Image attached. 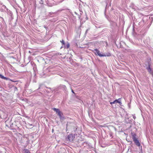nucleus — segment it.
Returning a JSON list of instances; mask_svg holds the SVG:
<instances>
[{
    "mask_svg": "<svg viewBox=\"0 0 153 153\" xmlns=\"http://www.w3.org/2000/svg\"><path fill=\"white\" fill-rule=\"evenodd\" d=\"M2 6L3 7V8H4L6 9V10H7V8H6V7L4 5H3Z\"/></svg>",
    "mask_w": 153,
    "mask_h": 153,
    "instance_id": "4468645a",
    "label": "nucleus"
},
{
    "mask_svg": "<svg viewBox=\"0 0 153 153\" xmlns=\"http://www.w3.org/2000/svg\"><path fill=\"white\" fill-rule=\"evenodd\" d=\"M0 78H1L2 79H5L6 80H7L8 79V78L4 76L1 74H0Z\"/></svg>",
    "mask_w": 153,
    "mask_h": 153,
    "instance_id": "0eeeda50",
    "label": "nucleus"
},
{
    "mask_svg": "<svg viewBox=\"0 0 153 153\" xmlns=\"http://www.w3.org/2000/svg\"><path fill=\"white\" fill-rule=\"evenodd\" d=\"M71 91H72V92L73 93H74V91L73 90H72Z\"/></svg>",
    "mask_w": 153,
    "mask_h": 153,
    "instance_id": "2eb2a0df",
    "label": "nucleus"
},
{
    "mask_svg": "<svg viewBox=\"0 0 153 153\" xmlns=\"http://www.w3.org/2000/svg\"><path fill=\"white\" fill-rule=\"evenodd\" d=\"M94 51L96 55H97L100 57H102L105 56V55H104L103 54H101L100 53V51L97 49H95L94 50Z\"/></svg>",
    "mask_w": 153,
    "mask_h": 153,
    "instance_id": "f03ea898",
    "label": "nucleus"
},
{
    "mask_svg": "<svg viewBox=\"0 0 153 153\" xmlns=\"http://www.w3.org/2000/svg\"><path fill=\"white\" fill-rule=\"evenodd\" d=\"M61 42L62 43L63 45H65V42L63 40H62V41H61Z\"/></svg>",
    "mask_w": 153,
    "mask_h": 153,
    "instance_id": "9b49d317",
    "label": "nucleus"
},
{
    "mask_svg": "<svg viewBox=\"0 0 153 153\" xmlns=\"http://www.w3.org/2000/svg\"><path fill=\"white\" fill-rule=\"evenodd\" d=\"M69 46H70V45L68 43V44L67 45H66V47L67 48H68L69 47Z\"/></svg>",
    "mask_w": 153,
    "mask_h": 153,
    "instance_id": "9d476101",
    "label": "nucleus"
},
{
    "mask_svg": "<svg viewBox=\"0 0 153 153\" xmlns=\"http://www.w3.org/2000/svg\"><path fill=\"white\" fill-rule=\"evenodd\" d=\"M74 138V136L72 134H69L68 136L67 139L70 141H72Z\"/></svg>",
    "mask_w": 153,
    "mask_h": 153,
    "instance_id": "20e7f679",
    "label": "nucleus"
},
{
    "mask_svg": "<svg viewBox=\"0 0 153 153\" xmlns=\"http://www.w3.org/2000/svg\"><path fill=\"white\" fill-rule=\"evenodd\" d=\"M1 18H2V19L4 20L3 18L2 17H1Z\"/></svg>",
    "mask_w": 153,
    "mask_h": 153,
    "instance_id": "dca6fc26",
    "label": "nucleus"
},
{
    "mask_svg": "<svg viewBox=\"0 0 153 153\" xmlns=\"http://www.w3.org/2000/svg\"><path fill=\"white\" fill-rule=\"evenodd\" d=\"M110 103V104H111V105H112V104H114L116 103V102L115 101V100H114V101L113 102H111Z\"/></svg>",
    "mask_w": 153,
    "mask_h": 153,
    "instance_id": "1a4fd4ad",
    "label": "nucleus"
},
{
    "mask_svg": "<svg viewBox=\"0 0 153 153\" xmlns=\"http://www.w3.org/2000/svg\"><path fill=\"white\" fill-rule=\"evenodd\" d=\"M133 140L135 144L138 146H140V143L138 140L134 136L133 137Z\"/></svg>",
    "mask_w": 153,
    "mask_h": 153,
    "instance_id": "7ed1b4c3",
    "label": "nucleus"
},
{
    "mask_svg": "<svg viewBox=\"0 0 153 153\" xmlns=\"http://www.w3.org/2000/svg\"><path fill=\"white\" fill-rule=\"evenodd\" d=\"M29 153H30L29 152Z\"/></svg>",
    "mask_w": 153,
    "mask_h": 153,
    "instance_id": "f3484780",
    "label": "nucleus"
},
{
    "mask_svg": "<svg viewBox=\"0 0 153 153\" xmlns=\"http://www.w3.org/2000/svg\"><path fill=\"white\" fill-rule=\"evenodd\" d=\"M53 109L56 112L57 114L61 120H63L64 119V117L63 116V114L62 112L60 111L59 109H56L55 108H54Z\"/></svg>",
    "mask_w": 153,
    "mask_h": 153,
    "instance_id": "f257e3e1",
    "label": "nucleus"
},
{
    "mask_svg": "<svg viewBox=\"0 0 153 153\" xmlns=\"http://www.w3.org/2000/svg\"><path fill=\"white\" fill-rule=\"evenodd\" d=\"M23 153H29V150L27 149H25L23 151Z\"/></svg>",
    "mask_w": 153,
    "mask_h": 153,
    "instance_id": "6e6552de",
    "label": "nucleus"
},
{
    "mask_svg": "<svg viewBox=\"0 0 153 153\" xmlns=\"http://www.w3.org/2000/svg\"><path fill=\"white\" fill-rule=\"evenodd\" d=\"M48 5L49 6H50V7H51L53 5V4H48Z\"/></svg>",
    "mask_w": 153,
    "mask_h": 153,
    "instance_id": "ddd939ff",
    "label": "nucleus"
},
{
    "mask_svg": "<svg viewBox=\"0 0 153 153\" xmlns=\"http://www.w3.org/2000/svg\"><path fill=\"white\" fill-rule=\"evenodd\" d=\"M120 98H119L118 100H115V101L116 102V103H118L120 104V105H121L122 104V103L120 101Z\"/></svg>",
    "mask_w": 153,
    "mask_h": 153,
    "instance_id": "423d86ee",
    "label": "nucleus"
},
{
    "mask_svg": "<svg viewBox=\"0 0 153 153\" xmlns=\"http://www.w3.org/2000/svg\"><path fill=\"white\" fill-rule=\"evenodd\" d=\"M148 71L150 73H152L151 69L150 68V65H149V66L147 68Z\"/></svg>",
    "mask_w": 153,
    "mask_h": 153,
    "instance_id": "39448f33",
    "label": "nucleus"
},
{
    "mask_svg": "<svg viewBox=\"0 0 153 153\" xmlns=\"http://www.w3.org/2000/svg\"><path fill=\"white\" fill-rule=\"evenodd\" d=\"M132 116H133V118L134 119H135V118H136V117H135V115H132Z\"/></svg>",
    "mask_w": 153,
    "mask_h": 153,
    "instance_id": "f8f14e48",
    "label": "nucleus"
}]
</instances>
